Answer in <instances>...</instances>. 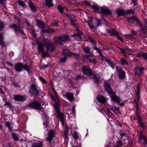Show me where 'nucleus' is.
<instances>
[{
  "instance_id": "nucleus-1",
  "label": "nucleus",
  "mask_w": 147,
  "mask_h": 147,
  "mask_svg": "<svg viewBox=\"0 0 147 147\" xmlns=\"http://www.w3.org/2000/svg\"><path fill=\"white\" fill-rule=\"evenodd\" d=\"M42 41L47 51H53L56 48L57 44L55 42V43H53L45 38L43 39Z\"/></svg>"
},
{
  "instance_id": "nucleus-2",
  "label": "nucleus",
  "mask_w": 147,
  "mask_h": 147,
  "mask_svg": "<svg viewBox=\"0 0 147 147\" xmlns=\"http://www.w3.org/2000/svg\"><path fill=\"white\" fill-rule=\"evenodd\" d=\"M37 43L38 45L37 49L38 53H40L42 52V58L47 57L49 56V53L47 52L43 51L44 49V46L42 44V42L39 41H37Z\"/></svg>"
},
{
  "instance_id": "nucleus-3",
  "label": "nucleus",
  "mask_w": 147,
  "mask_h": 147,
  "mask_svg": "<svg viewBox=\"0 0 147 147\" xmlns=\"http://www.w3.org/2000/svg\"><path fill=\"white\" fill-rule=\"evenodd\" d=\"M29 93L30 95L35 97L37 96L39 94V91L35 84H33L30 85Z\"/></svg>"
},
{
  "instance_id": "nucleus-4",
  "label": "nucleus",
  "mask_w": 147,
  "mask_h": 147,
  "mask_svg": "<svg viewBox=\"0 0 147 147\" xmlns=\"http://www.w3.org/2000/svg\"><path fill=\"white\" fill-rule=\"evenodd\" d=\"M69 39V36L66 35H63L58 37H55L54 39V42L57 44H61L63 42H65Z\"/></svg>"
},
{
  "instance_id": "nucleus-5",
  "label": "nucleus",
  "mask_w": 147,
  "mask_h": 147,
  "mask_svg": "<svg viewBox=\"0 0 147 147\" xmlns=\"http://www.w3.org/2000/svg\"><path fill=\"white\" fill-rule=\"evenodd\" d=\"M9 28H13L17 34L20 32L22 35H25L24 32L19 24L16 25L12 23L10 25Z\"/></svg>"
},
{
  "instance_id": "nucleus-6",
  "label": "nucleus",
  "mask_w": 147,
  "mask_h": 147,
  "mask_svg": "<svg viewBox=\"0 0 147 147\" xmlns=\"http://www.w3.org/2000/svg\"><path fill=\"white\" fill-rule=\"evenodd\" d=\"M30 108H32L37 110H41L42 109L40 103L37 101H34L30 102L27 106Z\"/></svg>"
},
{
  "instance_id": "nucleus-7",
  "label": "nucleus",
  "mask_w": 147,
  "mask_h": 147,
  "mask_svg": "<svg viewBox=\"0 0 147 147\" xmlns=\"http://www.w3.org/2000/svg\"><path fill=\"white\" fill-rule=\"evenodd\" d=\"M138 141L139 143L143 145L144 146L147 145V139L146 138L145 135L142 134H140Z\"/></svg>"
},
{
  "instance_id": "nucleus-8",
  "label": "nucleus",
  "mask_w": 147,
  "mask_h": 147,
  "mask_svg": "<svg viewBox=\"0 0 147 147\" xmlns=\"http://www.w3.org/2000/svg\"><path fill=\"white\" fill-rule=\"evenodd\" d=\"M116 68L117 70L119 78L121 79H124L125 76V72L122 70V68L119 66H116Z\"/></svg>"
},
{
  "instance_id": "nucleus-9",
  "label": "nucleus",
  "mask_w": 147,
  "mask_h": 147,
  "mask_svg": "<svg viewBox=\"0 0 147 147\" xmlns=\"http://www.w3.org/2000/svg\"><path fill=\"white\" fill-rule=\"evenodd\" d=\"M55 132L53 130H49V131L48 136L46 138L47 142H50L53 140V138L55 137Z\"/></svg>"
},
{
  "instance_id": "nucleus-10",
  "label": "nucleus",
  "mask_w": 147,
  "mask_h": 147,
  "mask_svg": "<svg viewBox=\"0 0 147 147\" xmlns=\"http://www.w3.org/2000/svg\"><path fill=\"white\" fill-rule=\"evenodd\" d=\"M109 95L111 99L115 102L120 103V105L121 106L123 105V103L122 102L121 103L120 102V98L117 96L113 92Z\"/></svg>"
},
{
  "instance_id": "nucleus-11",
  "label": "nucleus",
  "mask_w": 147,
  "mask_h": 147,
  "mask_svg": "<svg viewBox=\"0 0 147 147\" xmlns=\"http://www.w3.org/2000/svg\"><path fill=\"white\" fill-rule=\"evenodd\" d=\"M23 64L21 62L16 63L14 66V68L16 72H20L23 69Z\"/></svg>"
},
{
  "instance_id": "nucleus-12",
  "label": "nucleus",
  "mask_w": 147,
  "mask_h": 147,
  "mask_svg": "<svg viewBox=\"0 0 147 147\" xmlns=\"http://www.w3.org/2000/svg\"><path fill=\"white\" fill-rule=\"evenodd\" d=\"M63 55H66L68 57L75 56L78 57L79 56V55L78 54L73 53L70 50L67 49H63Z\"/></svg>"
},
{
  "instance_id": "nucleus-13",
  "label": "nucleus",
  "mask_w": 147,
  "mask_h": 147,
  "mask_svg": "<svg viewBox=\"0 0 147 147\" xmlns=\"http://www.w3.org/2000/svg\"><path fill=\"white\" fill-rule=\"evenodd\" d=\"M82 70L83 73L86 74L90 75L92 73L91 68L88 66H83L82 68Z\"/></svg>"
},
{
  "instance_id": "nucleus-14",
  "label": "nucleus",
  "mask_w": 147,
  "mask_h": 147,
  "mask_svg": "<svg viewBox=\"0 0 147 147\" xmlns=\"http://www.w3.org/2000/svg\"><path fill=\"white\" fill-rule=\"evenodd\" d=\"M70 19L71 23V25L74 27H76L75 23L76 22V17L73 14H70L67 15Z\"/></svg>"
},
{
  "instance_id": "nucleus-15",
  "label": "nucleus",
  "mask_w": 147,
  "mask_h": 147,
  "mask_svg": "<svg viewBox=\"0 0 147 147\" xmlns=\"http://www.w3.org/2000/svg\"><path fill=\"white\" fill-rule=\"evenodd\" d=\"M78 31L77 33L73 35V36L74 37V38L77 40L80 41L81 40V35L82 34V32L81 31L79 30L78 29H77Z\"/></svg>"
},
{
  "instance_id": "nucleus-16",
  "label": "nucleus",
  "mask_w": 147,
  "mask_h": 147,
  "mask_svg": "<svg viewBox=\"0 0 147 147\" xmlns=\"http://www.w3.org/2000/svg\"><path fill=\"white\" fill-rule=\"evenodd\" d=\"M15 101L22 102L25 100L26 98L24 96L17 95H15L13 98Z\"/></svg>"
},
{
  "instance_id": "nucleus-17",
  "label": "nucleus",
  "mask_w": 147,
  "mask_h": 147,
  "mask_svg": "<svg viewBox=\"0 0 147 147\" xmlns=\"http://www.w3.org/2000/svg\"><path fill=\"white\" fill-rule=\"evenodd\" d=\"M104 85L105 91H107L109 95L113 92L110 84L107 83H105Z\"/></svg>"
},
{
  "instance_id": "nucleus-18",
  "label": "nucleus",
  "mask_w": 147,
  "mask_h": 147,
  "mask_svg": "<svg viewBox=\"0 0 147 147\" xmlns=\"http://www.w3.org/2000/svg\"><path fill=\"white\" fill-rule=\"evenodd\" d=\"M101 12L103 14H107L111 15L112 13L109 8L107 7H102L101 8Z\"/></svg>"
},
{
  "instance_id": "nucleus-19",
  "label": "nucleus",
  "mask_w": 147,
  "mask_h": 147,
  "mask_svg": "<svg viewBox=\"0 0 147 147\" xmlns=\"http://www.w3.org/2000/svg\"><path fill=\"white\" fill-rule=\"evenodd\" d=\"M106 31L108 33L110 34L111 36L117 35L119 34V33L115 30L112 28L111 30L107 29Z\"/></svg>"
},
{
  "instance_id": "nucleus-20",
  "label": "nucleus",
  "mask_w": 147,
  "mask_h": 147,
  "mask_svg": "<svg viewBox=\"0 0 147 147\" xmlns=\"http://www.w3.org/2000/svg\"><path fill=\"white\" fill-rule=\"evenodd\" d=\"M96 99L101 103H104L106 102V99L102 95H98L96 97Z\"/></svg>"
},
{
  "instance_id": "nucleus-21",
  "label": "nucleus",
  "mask_w": 147,
  "mask_h": 147,
  "mask_svg": "<svg viewBox=\"0 0 147 147\" xmlns=\"http://www.w3.org/2000/svg\"><path fill=\"white\" fill-rule=\"evenodd\" d=\"M116 13L118 16H124L126 15L125 14V11H124L121 9H119L116 11Z\"/></svg>"
},
{
  "instance_id": "nucleus-22",
  "label": "nucleus",
  "mask_w": 147,
  "mask_h": 147,
  "mask_svg": "<svg viewBox=\"0 0 147 147\" xmlns=\"http://www.w3.org/2000/svg\"><path fill=\"white\" fill-rule=\"evenodd\" d=\"M143 69V68H140L137 67L135 69V74L136 75H140L142 73V72Z\"/></svg>"
},
{
  "instance_id": "nucleus-23",
  "label": "nucleus",
  "mask_w": 147,
  "mask_h": 147,
  "mask_svg": "<svg viewBox=\"0 0 147 147\" xmlns=\"http://www.w3.org/2000/svg\"><path fill=\"white\" fill-rule=\"evenodd\" d=\"M137 92L136 93V96L137 97L138 100H139L140 97V92L141 91L140 86L139 84H138L136 88Z\"/></svg>"
},
{
  "instance_id": "nucleus-24",
  "label": "nucleus",
  "mask_w": 147,
  "mask_h": 147,
  "mask_svg": "<svg viewBox=\"0 0 147 147\" xmlns=\"http://www.w3.org/2000/svg\"><path fill=\"white\" fill-rule=\"evenodd\" d=\"M136 117H138V119L139 120L138 121V123L139 124V125L142 128H144L146 126L144 125V124H143L142 122V119L140 116V115L137 113L136 114Z\"/></svg>"
},
{
  "instance_id": "nucleus-25",
  "label": "nucleus",
  "mask_w": 147,
  "mask_h": 147,
  "mask_svg": "<svg viewBox=\"0 0 147 147\" xmlns=\"http://www.w3.org/2000/svg\"><path fill=\"white\" fill-rule=\"evenodd\" d=\"M42 142L39 141L38 142H36L32 144V147H42Z\"/></svg>"
},
{
  "instance_id": "nucleus-26",
  "label": "nucleus",
  "mask_w": 147,
  "mask_h": 147,
  "mask_svg": "<svg viewBox=\"0 0 147 147\" xmlns=\"http://www.w3.org/2000/svg\"><path fill=\"white\" fill-rule=\"evenodd\" d=\"M45 4L49 7H52L53 5L52 0H45Z\"/></svg>"
},
{
  "instance_id": "nucleus-27",
  "label": "nucleus",
  "mask_w": 147,
  "mask_h": 147,
  "mask_svg": "<svg viewBox=\"0 0 147 147\" xmlns=\"http://www.w3.org/2000/svg\"><path fill=\"white\" fill-rule=\"evenodd\" d=\"M136 57H142L144 59H147V53H146L140 52L137 55Z\"/></svg>"
},
{
  "instance_id": "nucleus-28",
  "label": "nucleus",
  "mask_w": 147,
  "mask_h": 147,
  "mask_svg": "<svg viewBox=\"0 0 147 147\" xmlns=\"http://www.w3.org/2000/svg\"><path fill=\"white\" fill-rule=\"evenodd\" d=\"M66 96L67 98L70 101H73L74 99L73 95L70 93H67L66 94Z\"/></svg>"
},
{
  "instance_id": "nucleus-29",
  "label": "nucleus",
  "mask_w": 147,
  "mask_h": 147,
  "mask_svg": "<svg viewBox=\"0 0 147 147\" xmlns=\"http://www.w3.org/2000/svg\"><path fill=\"white\" fill-rule=\"evenodd\" d=\"M3 34L2 33L0 34V45L3 47L5 46V44L3 40Z\"/></svg>"
},
{
  "instance_id": "nucleus-30",
  "label": "nucleus",
  "mask_w": 147,
  "mask_h": 147,
  "mask_svg": "<svg viewBox=\"0 0 147 147\" xmlns=\"http://www.w3.org/2000/svg\"><path fill=\"white\" fill-rule=\"evenodd\" d=\"M92 75L93 76L92 78L94 79L95 82L98 85L99 82V79L100 78V76H98V77H97L96 75L94 74H92Z\"/></svg>"
},
{
  "instance_id": "nucleus-31",
  "label": "nucleus",
  "mask_w": 147,
  "mask_h": 147,
  "mask_svg": "<svg viewBox=\"0 0 147 147\" xmlns=\"http://www.w3.org/2000/svg\"><path fill=\"white\" fill-rule=\"evenodd\" d=\"M137 17L136 16H132L127 18V21L131 23H134V21H136Z\"/></svg>"
},
{
  "instance_id": "nucleus-32",
  "label": "nucleus",
  "mask_w": 147,
  "mask_h": 147,
  "mask_svg": "<svg viewBox=\"0 0 147 147\" xmlns=\"http://www.w3.org/2000/svg\"><path fill=\"white\" fill-rule=\"evenodd\" d=\"M55 31L54 29L50 28L48 29L42 30V31L44 32H47L48 33H54Z\"/></svg>"
},
{
  "instance_id": "nucleus-33",
  "label": "nucleus",
  "mask_w": 147,
  "mask_h": 147,
  "mask_svg": "<svg viewBox=\"0 0 147 147\" xmlns=\"http://www.w3.org/2000/svg\"><path fill=\"white\" fill-rule=\"evenodd\" d=\"M23 69L26 71L28 74L30 73V67L27 64H23Z\"/></svg>"
},
{
  "instance_id": "nucleus-34",
  "label": "nucleus",
  "mask_w": 147,
  "mask_h": 147,
  "mask_svg": "<svg viewBox=\"0 0 147 147\" xmlns=\"http://www.w3.org/2000/svg\"><path fill=\"white\" fill-rule=\"evenodd\" d=\"M29 6L32 11H35L36 10V8L34 4L32 2H30L28 3Z\"/></svg>"
},
{
  "instance_id": "nucleus-35",
  "label": "nucleus",
  "mask_w": 147,
  "mask_h": 147,
  "mask_svg": "<svg viewBox=\"0 0 147 147\" xmlns=\"http://www.w3.org/2000/svg\"><path fill=\"white\" fill-rule=\"evenodd\" d=\"M59 118L60 119V121L62 122L63 124L64 123H63V116L64 114H61L60 113L57 114Z\"/></svg>"
},
{
  "instance_id": "nucleus-36",
  "label": "nucleus",
  "mask_w": 147,
  "mask_h": 147,
  "mask_svg": "<svg viewBox=\"0 0 147 147\" xmlns=\"http://www.w3.org/2000/svg\"><path fill=\"white\" fill-rule=\"evenodd\" d=\"M11 136L13 138L15 141H18L19 139L18 136L14 133H12Z\"/></svg>"
},
{
  "instance_id": "nucleus-37",
  "label": "nucleus",
  "mask_w": 147,
  "mask_h": 147,
  "mask_svg": "<svg viewBox=\"0 0 147 147\" xmlns=\"http://www.w3.org/2000/svg\"><path fill=\"white\" fill-rule=\"evenodd\" d=\"M72 135L73 136V138L76 140H77L79 137L78 133L76 131H75L72 134Z\"/></svg>"
},
{
  "instance_id": "nucleus-38",
  "label": "nucleus",
  "mask_w": 147,
  "mask_h": 147,
  "mask_svg": "<svg viewBox=\"0 0 147 147\" xmlns=\"http://www.w3.org/2000/svg\"><path fill=\"white\" fill-rule=\"evenodd\" d=\"M88 39L90 40V42L92 43L93 46L96 45V44L95 42V40L92 38L90 36H89Z\"/></svg>"
},
{
  "instance_id": "nucleus-39",
  "label": "nucleus",
  "mask_w": 147,
  "mask_h": 147,
  "mask_svg": "<svg viewBox=\"0 0 147 147\" xmlns=\"http://www.w3.org/2000/svg\"><path fill=\"white\" fill-rule=\"evenodd\" d=\"M84 52L87 54H88L90 52V49L88 47H84Z\"/></svg>"
},
{
  "instance_id": "nucleus-40",
  "label": "nucleus",
  "mask_w": 147,
  "mask_h": 147,
  "mask_svg": "<svg viewBox=\"0 0 147 147\" xmlns=\"http://www.w3.org/2000/svg\"><path fill=\"white\" fill-rule=\"evenodd\" d=\"M141 30L143 33H145L147 32V28L146 26L141 27Z\"/></svg>"
},
{
  "instance_id": "nucleus-41",
  "label": "nucleus",
  "mask_w": 147,
  "mask_h": 147,
  "mask_svg": "<svg viewBox=\"0 0 147 147\" xmlns=\"http://www.w3.org/2000/svg\"><path fill=\"white\" fill-rule=\"evenodd\" d=\"M105 61H106L113 68H114V65L113 63L109 59H107Z\"/></svg>"
},
{
  "instance_id": "nucleus-42",
  "label": "nucleus",
  "mask_w": 147,
  "mask_h": 147,
  "mask_svg": "<svg viewBox=\"0 0 147 147\" xmlns=\"http://www.w3.org/2000/svg\"><path fill=\"white\" fill-rule=\"evenodd\" d=\"M5 125L8 128L9 130H12L11 124L9 122H7L5 123Z\"/></svg>"
},
{
  "instance_id": "nucleus-43",
  "label": "nucleus",
  "mask_w": 147,
  "mask_h": 147,
  "mask_svg": "<svg viewBox=\"0 0 147 147\" xmlns=\"http://www.w3.org/2000/svg\"><path fill=\"white\" fill-rule=\"evenodd\" d=\"M92 48L95 50L97 51V52L99 53V54H100L102 53L101 52V50L97 48L96 45H95V46H92Z\"/></svg>"
},
{
  "instance_id": "nucleus-44",
  "label": "nucleus",
  "mask_w": 147,
  "mask_h": 147,
  "mask_svg": "<svg viewBox=\"0 0 147 147\" xmlns=\"http://www.w3.org/2000/svg\"><path fill=\"white\" fill-rule=\"evenodd\" d=\"M119 50L121 51L120 52L123 53V55L125 57H127L130 54V53H126V51H123L121 49V48H119Z\"/></svg>"
},
{
  "instance_id": "nucleus-45",
  "label": "nucleus",
  "mask_w": 147,
  "mask_h": 147,
  "mask_svg": "<svg viewBox=\"0 0 147 147\" xmlns=\"http://www.w3.org/2000/svg\"><path fill=\"white\" fill-rule=\"evenodd\" d=\"M37 24L38 26L42 28H43L45 27L44 24L40 21L37 22Z\"/></svg>"
},
{
  "instance_id": "nucleus-46",
  "label": "nucleus",
  "mask_w": 147,
  "mask_h": 147,
  "mask_svg": "<svg viewBox=\"0 0 147 147\" xmlns=\"http://www.w3.org/2000/svg\"><path fill=\"white\" fill-rule=\"evenodd\" d=\"M91 7L92 8L94 11H99L100 9L98 7L95 5H93L91 6Z\"/></svg>"
},
{
  "instance_id": "nucleus-47",
  "label": "nucleus",
  "mask_w": 147,
  "mask_h": 147,
  "mask_svg": "<svg viewBox=\"0 0 147 147\" xmlns=\"http://www.w3.org/2000/svg\"><path fill=\"white\" fill-rule=\"evenodd\" d=\"M5 25L4 23L0 21V31L2 30L4 28Z\"/></svg>"
},
{
  "instance_id": "nucleus-48",
  "label": "nucleus",
  "mask_w": 147,
  "mask_h": 147,
  "mask_svg": "<svg viewBox=\"0 0 147 147\" xmlns=\"http://www.w3.org/2000/svg\"><path fill=\"white\" fill-rule=\"evenodd\" d=\"M120 61L123 65H124L125 64L127 65L128 64L127 62L124 58H122L121 59Z\"/></svg>"
},
{
  "instance_id": "nucleus-49",
  "label": "nucleus",
  "mask_w": 147,
  "mask_h": 147,
  "mask_svg": "<svg viewBox=\"0 0 147 147\" xmlns=\"http://www.w3.org/2000/svg\"><path fill=\"white\" fill-rule=\"evenodd\" d=\"M93 56L92 54H90L89 55H83V57L84 59H88L90 58V57H91Z\"/></svg>"
},
{
  "instance_id": "nucleus-50",
  "label": "nucleus",
  "mask_w": 147,
  "mask_h": 147,
  "mask_svg": "<svg viewBox=\"0 0 147 147\" xmlns=\"http://www.w3.org/2000/svg\"><path fill=\"white\" fill-rule=\"evenodd\" d=\"M123 145V143L122 141L119 140L117 141V147H121Z\"/></svg>"
},
{
  "instance_id": "nucleus-51",
  "label": "nucleus",
  "mask_w": 147,
  "mask_h": 147,
  "mask_svg": "<svg viewBox=\"0 0 147 147\" xmlns=\"http://www.w3.org/2000/svg\"><path fill=\"white\" fill-rule=\"evenodd\" d=\"M125 14H126V15H127V14H129L131 13H134V10L133 9L127 10V11H125Z\"/></svg>"
},
{
  "instance_id": "nucleus-52",
  "label": "nucleus",
  "mask_w": 147,
  "mask_h": 147,
  "mask_svg": "<svg viewBox=\"0 0 147 147\" xmlns=\"http://www.w3.org/2000/svg\"><path fill=\"white\" fill-rule=\"evenodd\" d=\"M68 130L66 128L65 130L64 134V136L65 138H68Z\"/></svg>"
},
{
  "instance_id": "nucleus-53",
  "label": "nucleus",
  "mask_w": 147,
  "mask_h": 147,
  "mask_svg": "<svg viewBox=\"0 0 147 147\" xmlns=\"http://www.w3.org/2000/svg\"><path fill=\"white\" fill-rule=\"evenodd\" d=\"M99 58L102 61H105L106 59H107L104 56L102 53L99 54Z\"/></svg>"
},
{
  "instance_id": "nucleus-54",
  "label": "nucleus",
  "mask_w": 147,
  "mask_h": 147,
  "mask_svg": "<svg viewBox=\"0 0 147 147\" xmlns=\"http://www.w3.org/2000/svg\"><path fill=\"white\" fill-rule=\"evenodd\" d=\"M4 106H8L9 107V108H11L13 107L11 104L9 102H5V104L4 105Z\"/></svg>"
},
{
  "instance_id": "nucleus-55",
  "label": "nucleus",
  "mask_w": 147,
  "mask_h": 147,
  "mask_svg": "<svg viewBox=\"0 0 147 147\" xmlns=\"http://www.w3.org/2000/svg\"><path fill=\"white\" fill-rule=\"evenodd\" d=\"M6 1V0H0V2L1 5L3 7H5L6 5L5 2Z\"/></svg>"
},
{
  "instance_id": "nucleus-56",
  "label": "nucleus",
  "mask_w": 147,
  "mask_h": 147,
  "mask_svg": "<svg viewBox=\"0 0 147 147\" xmlns=\"http://www.w3.org/2000/svg\"><path fill=\"white\" fill-rule=\"evenodd\" d=\"M89 61L91 63L95 64L96 63V62L95 60V59L94 58H92L91 59L89 58L88 59Z\"/></svg>"
},
{
  "instance_id": "nucleus-57",
  "label": "nucleus",
  "mask_w": 147,
  "mask_h": 147,
  "mask_svg": "<svg viewBox=\"0 0 147 147\" xmlns=\"http://www.w3.org/2000/svg\"><path fill=\"white\" fill-rule=\"evenodd\" d=\"M96 22L97 24V27L101 25V20L99 19H97L96 20Z\"/></svg>"
},
{
  "instance_id": "nucleus-58",
  "label": "nucleus",
  "mask_w": 147,
  "mask_h": 147,
  "mask_svg": "<svg viewBox=\"0 0 147 147\" xmlns=\"http://www.w3.org/2000/svg\"><path fill=\"white\" fill-rule=\"evenodd\" d=\"M18 3L19 5L22 7H24L26 5V4L22 1L19 0V1Z\"/></svg>"
},
{
  "instance_id": "nucleus-59",
  "label": "nucleus",
  "mask_w": 147,
  "mask_h": 147,
  "mask_svg": "<svg viewBox=\"0 0 147 147\" xmlns=\"http://www.w3.org/2000/svg\"><path fill=\"white\" fill-rule=\"evenodd\" d=\"M58 9L60 11L61 13H62L63 11V8L60 5H58L57 6Z\"/></svg>"
},
{
  "instance_id": "nucleus-60",
  "label": "nucleus",
  "mask_w": 147,
  "mask_h": 147,
  "mask_svg": "<svg viewBox=\"0 0 147 147\" xmlns=\"http://www.w3.org/2000/svg\"><path fill=\"white\" fill-rule=\"evenodd\" d=\"M67 59V57L66 56H65L64 57H63L61 58H60V61L61 62H65L66 61Z\"/></svg>"
},
{
  "instance_id": "nucleus-61",
  "label": "nucleus",
  "mask_w": 147,
  "mask_h": 147,
  "mask_svg": "<svg viewBox=\"0 0 147 147\" xmlns=\"http://www.w3.org/2000/svg\"><path fill=\"white\" fill-rule=\"evenodd\" d=\"M58 23V22L57 20H53L52 22L53 26H57Z\"/></svg>"
},
{
  "instance_id": "nucleus-62",
  "label": "nucleus",
  "mask_w": 147,
  "mask_h": 147,
  "mask_svg": "<svg viewBox=\"0 0 147 147\" xmlns=\"http://www.w3.org/2000/svg\"><path fill=\"white\" fill-rule=\"evenodd\" d=\"M121 49L123 51H132V49H130L128 48H121Z\"/></svg>"
},
{
  "instance_id": "nucleus-63",
  "label": "nucleus",
  "mask_w": 147,
  "mask_h": 147,
  "mask_svg": "<svg viewBox=\"0 0 147 147\" xmlns=\"http://www.w3.org/2000/svg\"><path fill=\"white\" fill-rule=\"evenodd\" d=\"M39 79L41 81H42L43 83L44 84H46L47 83V81L43 78L40 77L39 78Z\"/></svg>"
},
{
  "instance_id": "nucleus-64",
  "label": "nucleus",
  "mask_w": 147,
  "mask_h": 147,
  "mask_svg": "<svg viewBox=\"0 0 147 147\" xmlns=\"http://www.w3.org/2000/svg\"><path fill=\"white\" fill-rule=\"evenodd\" d=\"M135 21L137 22V24L139 26H140V27H142V24L139 21L137 18H136V20Z\"/></svg>"
}]
</instances>
